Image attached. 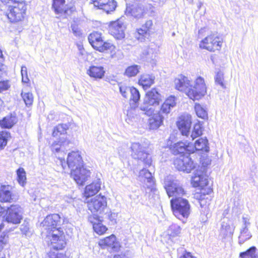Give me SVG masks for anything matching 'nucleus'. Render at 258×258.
I'll list each match as a JSON object with an SVG mask.
<instances>
[{
    "label": "nucleus",
    "mask_w": 258,
    "mask_h": 258,
    "mask_svg": "<svg viewBox=\"0 0 258 258\" xmlns=\"http://www.w3.org/2000/svg\"><path fill=\"white\" fill-rule=\"evenodd\" d=\"M153 25L152 20H148L145 24L143 25L142 28L137 30V33L135 34V37L138 39L142 41L143 37L147 35Z\"/></svg>",
    "instance_id": "2f4dec72"
},
{
    "label": "nucleus",
    "mask_w": 258,
    "mask_h": 258,
    "mask_svg": "<svg viewBox=\"0 0 258 258\" xmlns=\"http://www.w3.org/2000/svg\"><path fill=\"white\" fill-rule=\"evenodd\" d=\"M175 105L176 99L174 96H171L167 98L162 104L158 113L154 112L152 115L153 116L149 119L148 124L150 129L158 128L163 123L164 116L169 114Z\"/></svg>",
    "instance_id": "f03ea898"
},
{
    "label": "nucleus",
    "mask_w": 258,
    "mask_h": 258,
    "mask_svg": "<svg viewBox=\"0 0 258 258\" xmlns=\"http://www.w3.org/2000/svg\"><path fill=\"white\" fill-rule=\"evenodd\" d=\"M17 180L19 183L24 186L26 180V172L23 168H19L17 170Z\"/></svg>",
    "instance_id": "ea45409f"
},
{
    "label": "nucleus",
    "mask_w": 258,
    "mask_h": 258,
    "mask_svg": "<svg viewBox=\"0 0 258 258\" xmlns=\"http://www.w3.org/2000/svg\"><path fill=\"white\" fill-rule=\"evenodd\" d=\"M60 223V217L58 214L47 216L41 223V226L43 228L42 234H50L54 229L61 230V228L58 227Z\"/></svg>",
    "instance_id": "f8f14e48"
},
{
    "label": "nucleus",
    "mask_w": 258,
    "mask_h": 258,
    "mask_svg": "<svg viewBox=\"0 0 258 258\" xmlns=\"http://www.w3.org/2000/svg\"><path fill=\"white\" fill-rule=\"evenodd\" d=\"M222 43V39L217 33H212L200 42V47L214 52L221 49Z\"/></svg>",
    "instance_id": "6e6552de"
},
{
    "label": "nucleus",
    "mask_w": 258,
    "mask_h": 258,
    "mask_svg": "<svg viewBox=\"0 0 258 258\" xmlns=\"http://www.w3.org/2000/svg\"><path fill=\"white\" fill-rule=\"evenodd\" d=\"M64 142L60 141H55L51 145V150L52 152L58 153L62 148Z\"/></svg>",
    "instance_id": "5fc2aeb1"
},
{
    "label": "nucleus",
    "mask_w": 258,
    "mask_h": 258,
    "mask_svg": "<svg viewBox=\"0 0 258 258\" xmlns=\"http://www.w3.org/2000/svg\"><path fill=\"white\" fill-rule=\"evenodd\" d=\"M21 96L27 107H30L32 105L34 97L31 92L22 91Z\"/></svg>",
    "instance_id": "e433bc0d"
},
{
    "label": "nucleus",
    "mask_w": 258,
    "mask_h": 258,
    "mask_svg": "<svg viewBox=\"0 0 258 258\" xmlns=\"http://www.w3.org/2000/svg\"><path fill=\"white\" fill-rule=\"evenodd\" d=\"M170 204L173 213L178 219L187 218L190 213V206L188 201L181 198L172 199Z\"/></svg>",
    "instance_id": "20e7f679"
},
{
    "label": "nucleus",
    "mask_w": 258,
    "mask_h": 258,
    "mask_svg": "<svg viewBox=\"0 0 258 258\" xmlns=\"http://www.w3.org/2000/svg\"><path fill=\"white\" fill-rule=\"evenodd\" d=\"M91 174L90 171L82 165L80 167L73 169L71 176L74 180L80 185H83Z\"/></svg>",
    "instance_id": "f3484780"
},
{
    "label": "nucleus",
    "mask_w": 258,
    "mask_h": 258,
    "mask_svg": "<svg viewBox=\"0 0 258 258\" xmlns=\"http://www.w3.org/2000/svg\"><path fill=\"white\" fill-rule=\"evenodd\" d=\"M161 101V94L156 88H153L147 92L140 109L145 114L151 116L155 112L154 107L159 105Z\"/></svg>",
    "instance_id": "7ed1b4c3"
},
{
    "label": "nucleus",
    "mask_w": 258,
    "mask_h": 258,
    "mask_svg": "<svg viewBox=\"0 0 258 258\" xmlns=\"http://www.w3.org/2000/svg\"><path fill=\"white\" fill-rule=\"evenodd\" d=\"M8 241V237L5 235L4 236L0 239V251H1L4 246L7 244Z\"/></svg>",
    "instance_id": "680f3d73"
},
{
    "label": "nucleus",
    "mask_w": 258,
    "mask_h": 258,
    "mask_svg": "<svg viewBox=\"0 0 258 258\" xmlns=\"http://www.w3.org/2000/svg\"><path fill=\"white\" fill-rule=\"evenodd\" d=\"M140 69V66L136 64L129 66L125 69L124 75L128 77H135L139 73Z\"/></svg>",
    "instance_id": "4c0bfd02"
},
{
    "label": "nucleus",
    "mask_w": 258,
    "mask_h": 258,
    "mask_svg": "<svg viewBox=\"0 0 258 258\" xmlns=\"http://www.w3.org/2000/svg\"><path fill=\"white\" fill-rule=\"evenodd\" d=\"M188 149L189 152H191V153H194L195 151H201L208 153L210 150L208 140L205 137L199 138L194 143L190 141V145Z\"/></svg>",
    "instance_id": "412c9836"
},
{
    "label": "nucleus",
    "mask_w": 258,
    "mask_h": 258,
    "mask_svg": "<svg viewBox=\"0 0 258 258\" xmlns=\"http://www.w3.org/2000/svg\"><path fill=\"white\" fill-rule=\"evenodd\" d=\"M191 123L190 116L187 114L181 115L179 117L176 124L182 136L188 137Z\"/></svg>",
    "instance_id": "aec40b11"
},
{
    "label": "nucleus",
    "mask_w": 258,
    "mask_h": 258,
    "mask_svg": "<svg viewBox=\"0 0 258 258\" xmlns=\"http://www.w3.org/2000/svg\"><path fill=\"white\" fill-rule=\"evenodd\" d=\"M21 229V231L23 232H25H25H27L28 231L29 227L28 226H27L22 225Z\"/></svg>",
    "instance_id": "338daca9"
},
{
    "label": "nucleus",
    "mask_w": 258,
    "mask_h": 258,
    "mask_svg": "<svg viewBox=\"0 0 258 258\" xmlns=\"http://www.w3.org/2000/svg\"><path fill=\"white\" fill-rule=\"evenodd\" d=\"M181 229L177 225H172L168 230V234L171 236H177L180 234Z\"/></svg>",
    "instance_id": "a18cd8bd"
},
{
    "label": "nucleus",
    "mask_w": 258,
    "mask_h": 258,
    "mask_svg": "<svg viewBox=\"0 0 258 258\" xmlns=\"http://www.w3.org/2000/svg\"><path fill=\"white\" fill-rule=\"evenodd\" d=\"M94 6L108 14L115 10L116 2L114 0H93Z\"/></svg>",
    "instance_id": "5701e85b"
},
{
    "label": "nucleus",
    "mask_w": 258,
    "mask_h": 258,
    "mask_svg": "<svg viewBox=\"0 0 258 258\" xmlns=\"http://www.w3.org/2000/svg\"><path fill=\"white\" fill-rule=\"evenodd\" d=\"M93 228L94 231L99 235L103 234L107 230L106 227L103 225L100 221L94 224Z\"/></svg>",
    "instance_id": "37998d69"
},
{
    "label": "nucleus",
    "mask_w": 258,
    "mask_h": 258,
    "mask_svg": "<svg viewBox=\"0 0 258 258\" xmlns=\"http://www.w3.org/2000/svg\"><path fill=\"white\" fill-rule=\"evenodd\" d=\"M10 137V133L8 132H0V150L3 149L7 145L8 140Z\"/></svg>",
    "instance_id": "58836bf2"
},
{
    "label": "nucleus",
    "mask_w": 258,
    "mask_h": 258,
    "mask_svg": "<svg viewBox=\"0 0 258 258\" xmlns=\"http://www.w3.org/2000/svg\"><path fill=\"white\" fill-rule=\"evenodd\" d=\"M26 9V5L23 1L15 3L9 5L6 15L11 22H19L24 18Z\"/></svg>",
    "instance_id": "0eeeda50"
},
{
    "label": "nucleus",
    "mask_w": 258,
    "mask_h": 258,
    "mask_svg": "<svg viewBox=\"0 0 258 258\" xmlns=\"http://www.w3.org/2000/svg\"><path fill=\"white\" fill-rule=\"evenodd\" d=\"M252 237V234L249 229H240L238 236V244L242 245Z\"/></svg>",
    "instance_id": "473e14b6"
},
{
    "label": "nucleus",
    "mask_w": 258,
    "mask_h": 258,
    "mask_svg": "<svg viewBox=\"0 0 258 258\" xmlns=\"http://www.w3.org/2000/svg\"><path fill=\"white\" fill-rule=\"evenodd\" d=\"M2 2L6 4V5H11L14 4L15 3H19L20 2L19 0H1Z\"/></svg>",
    "instance_id": "0e129e2a"
},
{
    "label": "nucleus",
    "mask_w": 258,
    "mask_h": 258,
    "mask_svg": "<svg viewBox=\"0 0 258 258\" xmlns=\"http://www.w3.org/2000/svg\"><path fill=\"white\" fill-rule=\"evenodd\" d=\"M52 7L55 13L64 17L69 16L75 10L73 7L65 5V0H53Z\"/></svg>",
    "instance_id": "a211bd4d"
},
{
    "label": "nucleus",
    "mask_w": 258,
    "mask_h": 258,
    "mask_svg": "<svg viewBox=\"0 0 258 258\" xmlns=\"http://www.w3.org/2000/svg\"><path fill=\"white\" fill-rule=\"evenodd\" d=\"M124 29L125 26L120 20L111 22L109 26L110 34L117 39L124 37Z\"/></svg>",
    "instance_id": "6ab92c4d"
},
{
    "label": "nucleus",
    "mask_w": 258,
    "mask_h": 258,
    "mask_svg": "<svg viewBox=\"0 0 258 258\" xmlns=\"http://www.w3.org/2000/svg\"><path fill=\"white\" fill-rule=\"evenodd\" d=\"M190 141L188 140H187L185 143L179 142L173 146L172 150L174 154H182L185 152L190 154L191 152H189L188 149Z\"/></svg>",
    "instance_id": "c85d7f7f"
},
{
    "label": "nucleus",
    "mask_w": 258,
    "mask_h": 258,
    "mask_svg": "<svg viewBox=\"0 0 258 258\" xmlns=\"http://www.w3.org/2000/svg\"><path fill=\"white\" fill-rule=\"evenodd\" d=\"M175 167L179 171L189 173L196 167V164L188 156H181L174 161Z\"/></svg>",
    "instance_id": "dca6fc26"
},
{
    "label": "nucleus",
    "mask_w": 258,
    "mask_h": 258,
    "mask_svg": "<svg viewBox=\"0 0 258 258\" xmlns=\"http://www.w3.org/2000/svg\"><path fill=\"white\" fill-rule=\"evenodd\" d=\"M58 158L62 168H65L67 165L71 169V171L83 165L82 158L79 152L70 153L68 155L66 163L64 158L59 156L58 157Z\"/></svg>",
    "instance_id": "ddd939ff"
},
{
    "label": "nucleus",
    "mask_w": 258,
    "mask_h": 258,
    "mask_svg": "<svg viewBox=\"0 0 258 258\" xmlns=\"http://www.w3.org/2000/svg\"><path fill=\"white\" fill-rule=\"evenodd\" d=\"M164 187L168 197H172V199L181 198L186 194L179 181L172 176H167L165 179Z\"/></svg>",
    "instance_id": "39448f33"
},
{
    "label": "nucleus",
    "mask_w": 258,
    "mask_h": 258,
    "mask_svg": "<svg viewBox=\"0 0 258 258\" xmlns=\"http://www.w3.org/2000/svg\"><path fill=\"white\" fill-rule=\"evenodd\" d=\"M101 181L100 179H97L93 181L91 184L86 186L84 196L86 198L92 197L96 194L100 189Z\"/></svg>",
    "instance_id": "bb28decb"
},
{
    "label": "nucleus",
    "mask_w": 258,
    "mask_h": 258,
    "mask_svg": "<svg viewBox=\"0 0 258 258\" xmlns=\"http://www.w3.org/2000/svg\"><path fill=\"white\" fill-rule=\"evenodd\" d=\"M235 230V226L233 225L223 221L220 229V234L223 238L231 237L232 236Z\"/></svg>",
    "instance_id": "c756f323"
},
{
    "label": "nucleus",
    "mask_w": 258,
    "mask_h": 258,
    "mask_svg": "<svg viewBox=\"0 0 258 258\" xmlns=\"http://www.w3.org/2000/svg\"><path fill=\"white\" fill-rule=\"evenodd\" d=\"M87 207L92 214H103L107 208V199L104 196H97L87 201Z\"/></svg>",
    "instance_id": "9d476101"
},
{
    "label": "nucleus",
    "mask_w": 258,
    "mask_h": 258,
    "mask_svg": "<svg viewBox=\"0 0 258 258\" xmlns=\"http://www.w3.org/2000/svg\"><path fill=\"white\" fill-rule=\"evenodd\" d=\"M23 209L18 205H12L8 207L4 216L8 223L18 224L23 218Z\"/></svg>",
    "instance_id": "4468645a"
},
{
    "label": "nucleus",
    "mask_w": 258,
    "mask_h": 258,
    "mask_svg": "<svg viewBox=\"0 0 258 258\" xmlns=\"http://www.w3.org/2000/svg\"><path fill=\"white\" fill-rule=\"evenodd\" d=\"M131 88L132 87H127L125 85H121L119 86L120 92L123 97L127 98L128 97L131 91Z\"/></svg>",
    "instance_id": "3c124183"
},
{
    "label": "nucleus",
    "mask_w": 258,
    "mask_h": 258,
    "mask_svg": "<svg viewBox=\"0 0 258 258\" xmlns=\"http://www.w3.org/2000/svg\"><path fill=\"white\" fill-rule=\"evenodd\" d=\"M137 110L136 109L131 108L130 109L127 110V118H126V120H128V123H130L132 121L133 119H135L137 118V115L136 114Z\"/></svg>",
    "instance_id": "8fccbe9b"
},
{
    "label": "nucleus",
    "mask_w": 258,
    "mask_h": 258,
    "mask_svg": "<svg viewBox=\"0 0 258 258\" xmlns=\"http://www.w3.org/2000/svg\"><path fill=\"white\" fill-rule=\"evenodd\" d=\"M10 87V85L8 81L0 82V92L7 90Z\"/></svg>",
    "instance_id": "bf43d9fd"
},
{
    "label": "nucleus",
    "mask_w": 258,
    "mask_h": 258,
    "mask_svg": "<svg viewBox=\"0 0 258 258\" xmlns=\"http://www.w3.org/2000/svg\"><path fill=\"white\" fill-rule=\"evenodd\" d=\"M155 78V76L152 74H143L139 80V84L144 89H147L154 83Z\"/></svg>",
    "instance_id": "cd10ccee"
},
{
    "label": "nucleus",
    "mask_w": 258,
    "mask_h": 258,
    "mask_svg": "<svg viewBox=\"0 0 258 258\" xmlns=\"http://www.w3.org/2000/svg\"><path fill=\"white\" fill-rule=\"evenodd\" d=\"M71 28L74 34L76 36H79L81 35V32L80 30L78 28V26L73 24L71 25Z\"/></svg>",
    "instance_id": "052dcab7"
},
{
    "label": "nucleus",
    "mask_w": 258,
    "mask_h": 258,
    "mask_svg": "<svg viewBox=\"0 0 258 258\" xmlns=\"http://www.w3.org/2000/svg\"><path fill=\"white\" fill-rule=\"evenodd\" d=\"M208 176L203 172L197 171L192 178V183L194 187H203L208 184Z\"/></svg>",
    "instance_id": "a878e982"
},
{
    "label": "nucleus",
    "mask_w": 258,
    "mask_h": 258,
    "mask_svg": "<svg viewBox=\"0 0 258 258\" xmlns=\"http://www.w3.org/2000/svg\"><path fill=\"white\" fill-rule=\"evenodd\" d=\"M250 217L249 215H243L241 218L242 225L240 229H249L250 225Z\"/></svg>",
    "instance_id": "de8ad7c7"
},
{
    "label": "nucleus",
    "mask_w": 258,
    "mask_h": 258,
    "mask_svg": "<svg viewBox=\"0 0 258 258\" xmlns=\"http://www.w3.org/2000/svg\"><path fill=\"white\" fill-rule=\"evenodd\" d=\"M206 195L204 194L203 195H201L200 199H199V203L202 207H205L206 208L207 205H209L210 202L211 200V197L208 196L206 197Z\"/></svg>",
    "instance_id": "09e8293b"
},
{
    "label": "nucleus",
    "mask_w": 258,
    "mask_h": 258,
    "mask_svg": "<svg viewBox=\"0 0 258 258\" xmlns=\"http://www.w3.org/2000/svg\"><path fill=\"white\" fill-rule=\"evenodd\" d=\"M223 73L221 71H218L216 73L215 80L216 84H219L222 87H224V84L223 83Z\"/></svg>",
    "instance_id": "603ef678"
},
{
    "label": "nucleus",
    "mask_w": 258,
    "mask_h": 258,
    "mask_svg": "<svg viewBox=\"0 0 258 258\" xmlns=\"http://www.w3.org/2000/svg\"><path fill=\"white\" fill-rule=\"evenodd\" d=\"M202 124L199 122L197 123L194 125L190 136L186 138L189 141L190 140L192 141L197 138L200 137L202 135Z\"/></svg>",
    "instance_id": "72a5a7b5"
},
{
    "label": "nucleus",
    "mask_w": 258,
    "mask_h": 258,
    "mask_svg": "<svg viewBox=\"0 0 258 258\" xmlns=\"http://www.w3.org/2000/svg\"><path fill=\"white\" fill-rule=\"evenodd\" d=\"M21 74L22 76V82L24 83H28L29 79L28 76L27 69L26 66L21 67Z\"/></svg>",
    "instance_id": "864d4df0"
},
{
    "label": "nucleus",
    "mask_w": 258,
    "mask_h": 258,
    "mask_svg": "<svg viewBox=\"0 0 258 258\" xmlns=\"http://www.w3.org/2000/svg\"><path fill=\"white\" fill-rule=\"evenodd\" d=\"M98 244L102 248H110L114 251H118L120 248L119 243L116 241V237L113 234L100 239Z\"/></svg>",
    "instance_id": "4be33fe9"
},
{
    "label": "nucleus",
    "mask_w": 258,
    "mask_h": 258,
    "mask_svg": "<svg viewBox=\"0 0 258 258\" xmlns=\"http://www.w3.org/2000/svg\"><path fill=\"white\" fill-rule=\"evenodd\" d=\"M179 258H196L195 257L192 256L189 252H185L182 254Z\"/></svg>",
    "instance_id": "69168bd1"
},
{
    "label": "nucleus",
    "mask_w": 258,
    "mask_h": 258,
    "mask_svg": "<svg viewBox=\"0 0 258 258\" xmlns=\"http://www.w3.org/2000/svg\"><path fill=\"white\" fill-rule=\"evenodd\" d=\"M88 40L92 46L100 52L112 51L115 48L111 43L104 41L101 34L98 32L91 33L88 36Z\"/></svg>",
    "instance_id": "423d86ee"
},
{
    "label": "nucleus",
    "mask_w": 258,
    "mask_h": 258,
    "mask_svg": "<svg viewBox=\"0 0 258 258\" xmlns=\"http://www.w3.org/2000/svg\"><path fill=\"white\" fill-rule=\"evenodd\" d=\"M240 258H258V252L255 246H251L247 250L240 253Z\"/></svg>",
    "instance_id": "c9c22d12"
},
{
    "label": "nucleus",
    "mask_w": 258,
    "mask_h": 258,
    "mask_svg": "<svg viewBox=\"0 0 258 258\" xmlns=\"http://www.w3.org/2000/svg\"><path fill=\"white\" fill-rule=\"evenodd\" d=\"M117 214L116 213H111L108 216L109 219L111 222L112 224H114L116 223V218Z\"/></svg>",
    "instance_id": "e2e57ef3"
},
{
    "label": "nucleus",
    "mask_w": 258,
    "mask_h": 258,
    "mask_svg": "<svg viewBox=\"0 0 258 258\" xmlns=\"http://www.w3.org/2000/svg\"><path fill=\"white\" fill-rule=\"evenodd\" d=\"M207 219H208V218H207V216H205V215H204L202 216V217H201V222H203V223L207 221Z\"/></svg>",
    "instance_id": "774afa93"
},
{
    "label": "nucleus",
    "mask_w": 258,
    "mask_h": 258,
    "mask_svg": "<svg viewBox=\"0 0 258 258\" xmlns=\"http://www.w3.org/2000/svg\"><path fill=\"white\" fill-rule=\"evenodd\" d=\"M201 162L203 167L205 168L211 164V160L207 156H202L201 158Z\"/></svg>",
    "instance_id": "4d7b16f0"
},
{
    "label": "nucleus",
    "mask_w": 258,
    "mask_h": 258,
    "mask_svg": "<svg viewBox=\"0 0 258 258\" xmlns=\"http://www.w3.org/2000/svg\"><path fill=\"white\" fill-rule=\"evenodd\" d=\"M93 215H90L88 217V221L92 224L93 226H94V224L97 223V222L100 221L99 220V217L97 215L98 214L95 213L93 214Z\"/></svg>",
    "instance_id": "13d9d810"
},
{
    "label": "nucleus",
    "mask_w": 258,
    "mask_h": 258,
    "mask_svg": "<svg viewBox=\"0 0 258 258\" xmlns=\"http://www.w3.org/2000/svg\"><path fill=\"white\" fill-rule=\"evenodd\" d=\"M131 155L135 159L142 161L146 167H150L152 165L151 157L146 151L145 147L139 143H134L131 146Z\"/></svg>",
    "instance_id": "1a4fd4ad"
},
{
    "label": "nucleus",
    "mask_w": 258,
    "mask_h": 258,
    "mask_svg": "<svg viewBox=\"0 0 258 258\" xmlns=\"http://www.w3.org/2000/svg\"><path fill=\"white\" fill-rule=\"evenodd\" d=\"M131 95V101H133L135 103L138 102L140 98V94L139 91L134 87L131 88V91L130 92Z\"/></svg>",
    "instance_id": "49530a36"
},
{
    "label": "nucleus",
    "mask_w": 258,
    "mask_h": 258,
    "mask_svg": "<svg viewBox=\"0 0 258 258\" xmlns=\"http://www.w3.org/2000/svg\"><path fill=\"white\" fill-rule=\"evenodd\" d=\"M45 235L47 240L50 241L51 249L61 250L65 247V236L63 231L59 229L53 230L50 234H47Z\"/></svg>",
    "instance_id": "9b49d317"
},
{
    "label": "nucleus",
    "mask_w": 258,
    "mask_h": 258,
    "mask_svg": "<svg viewBox=\"0 0 258 258\" xmlns=\"http://www.w3.org/2000/svg\"><path fill=\"white\" fill-rule=\"evenodd\" d=\"M105 73V70L103 66L91 65L86 71V74L95 80L102 79Z\"/></svg>",
    "instance_id": "b1692460"
},
{
    "label": "nucleus",
    "mask_w": 258,
    "mask_h": 258,
    "mask_svg": "<svg viewBox=\"0 0 258 258\" xmlns=\"http://www.w3.org/2000/svg\"><path fill=\"white\" fill-rule=\"evenodd\" d=\"M12 199L11 187L2 185L0 187V202H10Z\"/></svg>",
    "instance_id": "7c9ffc66"
},
{
    "label": "nucleus",
    "mask_w": 258,
    "mask_h": 258,
    "mask_svg": "<svg viewBox=\"0 0 258 258\" xmlns=\"http://www.w3.org/2000/svg\"><path fill=\"white\" fill-rule=\"evenodd\" d=\"M16 123L15 116L10 115L7 116L0 120V126L3 128H10L13 126Z\"/></svg>",
    "instance_id": "f704fd0d"
},
{
    "label": "nucleus",
    "mask_w": 258,
    "mask_h": 258,
    "mask_svg": "<svg viewBox=\"0 0 258 258\" xmlns=\"http://www.w3.org/2000/svg\"><path fill=\"white\" fill-rule=\"evenodd\" d=\"M68 128V125L67 124H59L54 127L52 135L55 137L57 136L58 134H64L66 133Z\"/></svg>",
    "instance_id": "79ce46f5"
},
{
    "label": "nucleus",
    "mask_w": 258,
    "mask_h": 258,
    "mask_svg": "<svg viewBox=\"0 0 258 258\" xmlns=\"http://www.w3.org/2000/svg\"><path fill=\"white\" fill-rule=\"evenodd\" d=\"M46 258H66L63 253L59 252L58 250H51L47 253Z\"/></svg>",
    "instance_id": "c03bdc74"
},
{
    "label": "nucleus",
    "mask_w": 258,
    "mask_h": 258,
    "mask_svg": "<svg viewBox=\"0 0 258 258\" xmlns=\"http://www.w3.org/2000/svg\"><path fill=\"white\" fill-rule=\"evenodd\" d=\"M153 51L152 49L149 47L146 48L143 52V57H146L148 58H152L155 56V55L153 53Z\"/></svg>",
    "instance_id": "6e6d98bb"
},
{
    "label": "nucleus",
    "mask_w": 258,
    "mask_h": 258,
    "mask_svg": "<svg viewBox=\"0 0 258 258\" xmlns=\"http://www.w3.org/2000/svg\"><path fill=\"white\" fill-rule=\"evenodd\" d=\"M174 83L177 90L185 92L194 100L200 99L207 92L205 81L201 77H198L194 83L191 84L187 77L181 75L175 79Z\"/></svg>",
    "instance_id": "f257e3e1"
},
{
    "label": "nucleus",
    "mask_w": 258,
    "mask_h": 258,
    "mask_svg": "<svg viewBox=\"0 0 258 258\" xmlns=\"http://www.w3.org/2000/svg\"><path fill=\"white\" fill-rule=\"evenodd\" d=\"M125 14L127 16H131L137 19H139L144 17L145 12L143 6L133 5L126 7Z\"/></svg>",
    "instance_id": "393cba45"
},
{
    "label": "nucleus",
    "mask_w": 258,
    "mask_h": 258,
    "mask_svg": "<svg viewBox=\"0 0 258 258\" xmlns=\"http://www.w3.org/2000/svg\"><path fill=\"white\" fill-rule=\"evenodd\" d=\"M139 180L144 182L147 187L146 192H153L156 194L157 192V189L154 186V181L152 174L148 169L143 168L139 172L138 176Z\"/></svg>",
    "instance_id": "2eb2a0df"
},
{
    "label": "nucleus",
    "mask_w": 258,
    "mask_h": 258,
    "mask_svg": "<svg viewBox=\"0 0 258 258\" xmlns=\"http://www.w3.org/2000/svg\"><path fill=\"white\" fill-rule=\"evenodd\" d=\"M195 109L197 116L202 119H206L208 117L206 110L199 103L195 105Z\"/></svg>",
    "instance_id": "a19ab883"
}]
</instances>
